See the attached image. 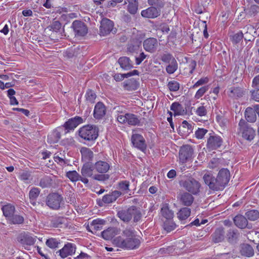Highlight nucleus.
Instances as JSON below:
<instances>
[{
	"instance_id": "8",
	"label": "nucleus",
	"mask_w": 259,
	"mask_h": 259,
	"mask_svg": "<svg viewBox=\"0 0 259 259\" xmlns=\"http://www.w3.org/2000/svg\"><path fill=\"white\" fill-rule=\"evenodd\" d=\"M71 28L76 36H84L87 34L88 31V27L84 23L79 20L74 21Z\"/></svg>"
},
{
	"instance_id": "47",
	"label": "nucleus",
	"mask_w": 259,
	"mask_h": 259,
	"mask_svg": "<svg viewBox=\"0 0 259 259\" xmlns=\"http://www.w3.org/2000/svg\"><path fill=\"white\" fill-rule=\"evenodd\" d=\"M178 65L176 60L172 61L166 67V71L168 74L174 73L178 69Z\"/></svg>"
},
{
	"instance_id": "1",
	"label": "nucleus",
	"mask_w": 259,
	"mask_h": 259,
	"mask_svg": "<svg viewBox=\"0 0 259 259\" xmlns=\"http://www.w3.org/2000/svg\"><path fill=\"white\" fill-rule=\"evenodd\" d=\"M133 228H126L123 231L125 238L118 237L114 239V243L118 247L123 249L133 250L138 248L141 244L139 239L136 237Z\"/></svg>"
},
{
	"instance_id": "42",
	"label": "nucleus",
	"mask_w": 259,
	"mask_h": 259,
	"mask_svg": "<svg viewBox=\"0 0 259 259\" xmlns=\"http://www.w3.org/2000/svg\"><path fill=\"white\" fill-rule=\"evenodd\" d=\"M139 122L140 120L137 115L131 113H127V124L131 125H136L139 124Z\"/></svg>"
},
{
	"instance_id": "35",
	"label": "nucleus",
	"mask_w": 259,
	"mask_h": 259,
	"mask_svg": "<svg viewBox=\"0 0 259 259\" xmlns=\"http://www.w3.org/2000/svg\"><path fill=\"white\" fill-rule=\"evenodd\" d=\"M228 96L233 98L240 97L242 95V91L238 87H230L228 90Z\"/></svg>"
},
{
	"instance_id": "18",
	"label": "nucleus",
	"mask_w": 259,
	"mask_h": 259,
	"mask_svg": "<svg viewBox=\"0 0 259 259\" xmlns=\"http://www.w3.org/2000/svg\"><path fill=\"white\" fill-rule=\"evenodd\" d=\"M120 230L119 228H107L101 232L102 237L106 240L112 239L116 235L119 234Z\"/></svg>"
},
{
	"instance_id": "10",
	"label": "nucleus",
	"mask_w": 259,
	"mask_h": 259,
	"mask_svg": "<svg viewBox=\"0 0 259 259\" xmlns=\"http://www.w3.org/2000/svg\"><path fill=\"white\" fill-rule=\"evenodd\" d=\"M205 184L207 185L209 188L213 191H220L217 178L213 176L210 172H206L203 177Z\"/></svg>"
},
{
	"instance_id": "60",
	"label": "nucleus",
	"mask_w": 259,
	"mask_h": 259,
	"mask_svg": "<svg viewBox=\"0 0 259 259\" xmlns=\"http://www.w3.org/2000/svg\"><path fill=\"white\" fill-rule=\"evenodd\" d=\"M209 81V79L207 77H203L199 79L193 85V88H196L198 87L199 86L205 84L207 83Z\"/></svg>"
},
{
	"instance_id": "6",
	"label": "nucleus",
	"mask_w": 259,
	"mask_h": 259,
	"mask_svg": "<svg viewBox=\"0 0 259 259\" xmlns=\"http://www.w3.org/2000/svg\"><path fill=\"white\" fill-rule=\"evenodd\" d=\"M63 200L62 197L58 193L50 194L47 197V204L53 209H58L60 207L61 202Z\"/></svg>"
},
{
	"instance_id": "48",
	"label": "nucleus",
	"mask_w": 259,
	"mask_h": 259,
	"mask_svg": "<svg viewBox=\"0 0 259 259\" xmlns=\"http://www.w3.org/2000/svg\"><path fill=\"white\" fill-rule=\"evenodd\" d=\"M148 3L151 7H156L160 11L164 5L163 0H148Z\"/></svg>"
},
{
	"instance_id": "61",
	"label": "nucleus",
	"mask_w": 259,
	"mask_h": 259,
	"mask_svg": "<svg viewBox=\"0 0 259 259\" xmlns=\"http://www.w3.org/2000/svg\"><path fill=\"white\" fill-rule=\"evenodd\" d=\"M243 36V33L239 32L232 36V41L233 42L237 44L242 40Z\"/></svg>"
},
{
	"instance_id": "30",
	"label": "nucleus",
	"mask_w": 259,
	"mask_h": 259,
	"mask_svg": "<svg viewBox=\"0 0 259 259\" xmlns=\"http://www.w3.org/2000/svg\"><path fill=\"white\" fill-rule=\"evenodd\" d=\"M240 252L242 255L247 257L252 256L254 253L252 247L248 244H245L242 245Z\"/></svg>"
},
{
	"instance_id": "17",
	"label": "nucleus",
	"mask_w": 259,
	"mask_h": 259,
	"mask_svg": "<svg viewBox=\"0 0 259 259\" xmlns=\"http://www.w3.org/2000/svg\"><path fill=\"white\" fill-rule=\"evenodd\" d=\"M158 47V41L156 38L150 37L145 39L143 42V47L145 51L150 53L156 51Z\"/></svg>"
},
{
	"instance_id": "19",
	"label": "nucleus",
	"mask_w": 259,
	"mask_h": 259,
	"mask_svg": "<svg viewBox=\"0 0 259 259\" xmlns=\"http://www.w3.org/2000/svg\"><path fill=\"white\" fill-rule=\"evenodd\" d=\"M161 11L154 7H150L141 12L142 17L147 18H155L160 15Z\"/></svg>"
},
{
	"instance_id": "44",
	"label": "nucleus",
	"mask_w": 259,
	"mask_h": 259,
	"mask_svg": "<svg viewBox=\"0 0 259 259\" xmlns=\"http://www.w3.org/2000/svg\"><path fill=\"white\" fill-rule=\"evenodd\" d=\"M66 176L72 182L79 181V178H80V176L76 170L67 172Z\"/></svg>"
},
{
	"instance_id": "63",
	"label": "nucleus",
	"mask_w": 259,
	"mask_h": 259,
	"mask_svg": "<svg viewBox=\"0 0 259 259\" xmlns=\"http://www.w3.org/2000/svg\"><path fill=\"white\" fill-rule=\"evenodd\" d=\"M87 230L91 232L92 233L95 234L97 236L101 235V232L102 231V228H86Z\"/></svg>"
},
{
	"instance_id": "37",
	"label": "nucleus",
	"mask_w": 259,
	"mask_h": 259,
	"mask_svg": "<svg viewBox=\"0 0 259 259\" xmlns=\"http://www.w3.org/2000/svg\"><path fill=\"white\" fill-rule=\"evenodd\" d=\"M191 209L188 207L181 208L178 212V218L182 221L187 219L190 215Z\"/></svg>"
},
{
	"instance_id": "54",
	"label": "nucleus",
	"mask_w": 259,
	"mask_h": 259,
	"mask_svg": "<svg viewBox=\"0 0 259 259\" xmlns=\"http://www.w3.org/2000/svg\"><path fill=\"white\" fill-rule=\"evenodd\" d=\"M167 86L170 91L176 92L180 88L179 83L175 80H172L168 83Z\"/></svg>"
},
{
	"instance_id": "31",
	"label": "nucleus",
	"mask_w": 259,
	"mask_h": 259,
	"mask_svg": "<svg viewBox=\"0 0 259 259\" xmlns=\"http://www.w3.org/2000/svg\"><path fill=\"white\" fill-rule=\"evenodd\" d=\"M80 151L81 154L82 158L84 160L88 161L93 159L94 154L90 149L87 147H82Z\"/></svg>"
},
{
	"instance_id": "26",
	"label": "nucleus",
	"mask_w": 259,
	"mask_h": 259,
	"mask_svg": "<svg viewBox=\"0 0 259 259\" xmlns=\"http://www.w3.org/2000/svg\"><path fill=\"white\" fill-rule=\"evenodd\" d=\"M61 138V133L58 129L54 130L48 136V142L50 144L57 143Z\"/></svg>"
},
{
	"instance_id": "53",
	"label": "nucleus",
	"mask_w": 259,
	"mask_h": 259,
	"mask_svg": "<svg viewBox=\"0 0 259 259\" xmlns=\"http://www.w3.org/2000/svg\"><path fill=\"white\" fill-rule=\"evenodd\" d=\"M62 24L59 21H54L49 26L50 30L54 32H58L61 28Z\"/></svg>"
},
{
	"instance_id": "43",
	"label": "nucleus",
	"mask_w": 259,
	"mask_h": 259,
	"mask_svg": "<svg viewBox=\"0 0 259 259\" xmlns=\"http://www.w3.org/2000/svg\"><path fill=\"white\" fill-rule=\"evenodd\" d=\"M245 217L250 221H255L259 218V212L257 210H250L245 213Z\"/></svg>"
},
{
	"instance_id": "14",
	"label": "nucleus",
	"mask_w": 259,
	"mask_h": 259,
	"mask_svg": "<svg viewBox=\"0 0 259 259\" xmlns=\"http://www.w3.org/2000/svg\"><path fill=\"white\" fill-rule=\"evenodd\" d=\"M132 142L136 148L142 151L146 149L147 145L143 137L138 134H133L131 138Z\"/></svg>"
},
{
	"instance_id": "29",
	"label": "nucleus",
	"mask_w": 259,
	"mask_h": 259,
	"mask_svg": "<svg viewBox=\"0 0 259 259\" xmlns=\"http://www.w3.org/2000/svg\"><path fill=\"white\" fill-rule=\"evenodd\" d=\"M40 190L38 188L33 187L29 191V197L30 203L35 205L36 203V199L40 194Z\"/></svg>"
},
{
	"instance_id": "32",
	"label": "nucleus",
	"mask_w": 259,
	"mask_h": 259,
	"mask_svg": "<svg viewBox=\"0 0 259 259\" xmlns=\"http://www.w3.org/2000/svg\"><path fill=\"white\" fill-rule=\"evenodd\" d=\"M234 224L237 227H247L248 222L245 217L238 214L234 217Z\"/></svg>"
},
{
	"instance_id": "20",
	"label": "nucleus",
	"mask_w": 259,
	"mask_h": 259,
	"mask_svg": "<svg viewBox=\"0 0 259 259\" xmlns=\"http://www.w3.org/2000/svg\"><path fill=\"white\" fill-rule=\"evenodd\" d=\"M106 109L105 106L102 102H98L94 108V116L96 119L102 118L106 114Z\"/></svg>"
},
{
	"instance_id": "49",
	"label": "nucleus",
	"mask_w": 259,
	"mask_h": 259,
	"mask_svg": "<svg viewBox=\"0 0 259 259\" xmlns=\"http://www.w3.org/2000/svg\"><path fill=\"white\" fill-rule=\"evenodd\" d=\"M238 234L236 231L230 230L227 234L228 241L231 243L235 242L238 237Z\"/></svg>"
},
{
	"instance_id": "62",
	"label": "nucleus",
	"mask_w": 259,
	"mask_h": 259,
	"mask_svg": "<svg viewBox=\"0 0 259 259\" xmlns=\"http://www.w3.org/2000/svg\"><path fill=\"white\" fill-rule=\"evenodd\" d=\"M130 182L127 181H123L119 183V188L122 191H127L129 190Z\"/></svg>"
},
{
	"instance_id": "28",
	"label": "nucleus",
	"mask_w": 259,
	"mask_h": 259,
	"mask_svg": "<svg viewBox=\"0 0 259 259\" xmlns=\"http://www.w3.org/2000/svg\"><path fill=\"white\" fill-rule=\"evenodd\" d=\"M180 200L184 205L190 206L194 201V197L191 194L184 192L181 195Z\"/></svg>"
},
{
	"instance_id": "9",
	"label": "nucleus",
	"mask_w": 259,
	"mask_h": 259,
	"mask_svg": "<svg viewBox=\"0 0 259 259\" xmlns=\"http://www.w3.org/2000/svg\"><path fill=\"white\" fill-rule=\"evenodd\" d=\"M17 240L24 246H31L34 244L36 240V236L28 232L21 233L17 237Z\"/></svg>"
},
{
	"instance_id": "2",
	"label": "nucleus",
	"mask_w": 259,
	"mask_h": 259,
	"mask_svg": "<svg viewBox=\"0 0 259 259\" xmlns=\"http://www.w3.org/2000/svg\"><path fill=\"white\" fill-rule=\"evenodd\" d=\"M78 135L84 140L92 141L98 137V130L94 125H87L79 128Z\"/></svg>"
},
{
	"instance_id": "21",
	"label": "nucleus",
	"mask_w": 259,
	"mask_h": 259,
	"mask_svg": "<svg viewBox=\"0 0 259 259\" xmlns=\"http://www.w3.org/2000/svg\"><path fill=\"white\" fill-rule=\"evenodd\" d=\"M82 121L83 119L81 117L76 116L74 118L69 119L67 121H66L64 125V126L65 127L66 130L68 131L74 130V129L79 124L82 123Z\"/></svg>"
},
{
	"instance_id": "5",
	"label": "nucleus",
	"mask_w": 259,
	"mask_h": 259,
	"mask_svg": "<svg viewBox=\"0 0 259 259\" xmlns=\"http://www.w3.org/2000/svg\"><path fill=\"white\" fill-rule=\"evenodd\" d=\"M116 29L114 28V22L108 18H103L101 21L100 34L105 36L110 32L115 33Z\"/></svg>"
},
{
	"instance_id": "11",
	"label": "nucleus",
	"mask_w": 259,
	"mask_h": 259,
	"mask_svg": "<svg viewBox=\"0 0 259 259\" xmlns=\"http://www.w3.org/2000/svg\"><path fill=\"white\" fill-rule=\"evenodd\" d=\"M223 139L218 135H210L207 140V148L209 150H216L220 148L223 143Z\"/></svg>"
},
{
	"instance_id": "58",
	"label": "nucleus",
	"mask_w": 259,
	"mask_h": 259,
	"mask_svg": "<svg viewBox=\"0 0 259 259\" xmlns=\"http://www.w3.org/2000/svg\"><path fill=\"white\" fill-rule=\"evenodd\" d=\"M208 131L204 128H198L195 133V137L198 139H202Z\"/></svg>"
},
{
	"instance_id": "52",
	"label": "nucleus",
	"mask_w": 259,
	"mask_h": 259,
	"mask_svg": "<svg viewBox=\"0 0 259 259\" xmlns=\"http://www.w3.org/2000/svg\"><path fill=\"white\" fill-rule=\"evenodd\" d=\"M138 2L128 3L127 11L131 14H135L137 12Z\"/></svg>"
},
{
	"instance_id": "25",
	"label": "nucleus",
	"mask_w": 259,
	"mask_h": 259,
	"mask_svg": "<svg viewBox=\"0 0 259 259\" xmlns=\"http://www.w3.org/2000/svg\"><path fill=\"white\" fill-rule=\"evenodd\" d=\"M3 215L6 217L7 221L15 213V206L10 203L4 205L2 207Z\"/></svg>"
},
{
	"instance_id": "56",
	"label": "nucleus",
	"mask_w": 259,
	"mask_h": 259,
	"mask_svg": "<svg viewBox=\"0 0 259 259\" xmlns=\"http://www.w3.org/2000/svg\"><path fill=\"white\" fill-rule=\"evenodd\" d=\"M208 222L207 219L196 218L194 221L192 222L189 225H187L185 227H188L189 225L191 226H200L201 225H204Z\"/></svg>"
},
{
	"instance_id": "41",
	"label": "nucleus",
	"mask_w": 259,
	"mask_h": 259,
	"mask_svg": "<svg viewBox=\"0 0 259 259\" xmlns=\"http://www.w3.org/2000/svg\"><path fill=\"white\" fill-rule=\"evenodd\" d=\"M60 243V240L54 238H49L46 242L47 246L52 249L57 248Z\"/></svg>"
},
{
	"instance_id": "34",
	"label": "nucleus",
	"mask_w": 259,
	"mask_h": 259,
	"mask_svg": "<svg viewBox=\"0 0 259 259\" xmlns=\"http://www.w3.org/2000/svg\"><path fill=\"white\" fill-rule=\"evenodd\" d=\"M118 63L120 67L124 70H129L133 67L130 59L126 57H120L118 59Z\"/></svg>"
},
{
	"instance_id": "38",
	"label": "nucleus",
	"mask_w": 259,
	"mask_h": 259,
	"mask_svg": "<svg viewBox=\"0 0 259 259\" xmlns=\"http://www.w3.org/2000/svg\"><path fill=\"white\" fill-rule=\"evenodd\" d=\"M8 221L11 224L21 225L24 222V219L22 215L14 213Z\"/></svg>"
},
{
	"instance_id": "57",
	"label": "nucleus",
	"mask_w": 259,
	"mask_h": 259,
	"mask_svg": "<svg viewBox=\"0 0 259 259\" xmlns=\"http://www.w3.org/2000/svg\"><path fill=\"white\" fill-rule=\"evenodd\" d=\"M134 212L132 214V217L134 218V221L135 222H139L141 218V213L136 206H133Z\"/></svg>"
},
{
	"instance_id": "22",
	"label": "nucleus",
	"mask_w": 259,
	"mask_h": 259,
	"mask_svg": "<svg viewBox=\"0 0 259 259\" xmlns=\"http://www.w3.org/2000/svg\"><path fill=\"white\" fill-rule=\"evenodd\" d=\"M134 212L133 206L126 210L119 211L117 213L118 217L123 222H128L132 218V214Z\"/></svg>"
},
{
	"instance_id": "45",
	"label": "nucleus",
	"mask_w": 259,
	"mask_h": 259,
	"mask_svg": "<svg viewBox=\"0 0 259 259\" xmlns=\"http://www.w3.org/2000/svg\"><path fill=\"white\" fill-rule=\"evenodd\" d=\"M85 97L88 103L93 104L95 102L97 96L93 91L89 89L85 93Z\"/></svg>"
},
{
	"instance_id": "51",
	"label": "nucleus",
	"mask_w": 259,
	"mask_h": 259,
	"mask_svg": "<svg viewBox=\"0 0 259 259\" xmlns=\"http://www.w3.org/2000/svg\"><path fill=\"white\" fill-rule=\"evenodd\" d=\"M81 173L83 177H91L93 175V170L88 166L83 165L81 169Z\"/></svg>"
},
{
	"instance_id": "46",
	"label": "nucleus",
	"mask_w": 259,
	"mask_h": 259,
	"mask_svg": "<svg viewBox=\"0 0 259 259\" xmlns=\"http://www.w3.org/2000/svg\"><path fill=\"white\" fill-rule=\"evenodd\" d=\"M161 60L165 63H169L172 61L176 60L172 54L165 52L161 55Z\"/></svg>"
},
{
	"instance_id": "3",
	"label": "nucleus",
	"mask_w": 259,
	"mask_h": 259,
	"mask_svg": "<svg viewBox=\"0 0 259 259\" xmlns=\"http://www.w3.org/2000/svg\"><path fill=\"white\" fill-rule=\"evenodd\" d=\"M180 185L186 190L192 194H197L200 191V183L193 178L182 179L180 181Z\"/></svg>"
},
{
	"instance_id": "27",
	"label": "nucleus",
	"mask_w": 259,
	"mask_h": 259,
	"mask_svg": "<svg viewBox=\"0 0 259 259\" xmlns=\"http://www.w3.org/2000/svg\"><path fill=\"white\" fill-rule=\"evenodd\" d=\"M212 240L214 243L222 242L224 239V231L223 228H218L212 234Z\"/></svg>"
},
{
	"instance_id": "40",
	"label": "nucleus",
	"mask_w": 259,
	"mask_h": 259,
	"mask_svg": "<svg viewBox=\"0 0 259 259\" xmlns=\"http://www.w3.org/2000/svg\"><path fill=\"white\" fill-rule=\"evenodd\" d=\"M51 222L53 225L56 227L61 225L67 226L68 220L65 218L55 217L52 218Z\"/></svg>"
},
{
	"instance_id": "15",
	"label": "nucleus",
	"mask_w": 259,
	"mask_h": 259,
	"mask_svg": "<svg viewBox=\"0 0 259 259\" xmlns=\"http://www.w3.org/2000/svg\"><path fill=\"white\" fill-rule=\"evenodd\" d=\"M55 183V177L45 175L40 178L38 182H34L35 185L40 187L42 189L50 188Z\"/></svg>"
},
{
	"instance_id": "36",
	"label": "nucleus",
	"mask_w": 259,
	"mask_h": 259,
	"mask_svg": "<svg viewBox=\"0 0 259 259\" xmlns=\"http://www.w3.org/2000/svg\"><path fill=\"white\" fill-rule=\"evenodd\" d=\"M18 177L26 184L30 183L32 180L31 172L27 170H22L19 173Z\"/></svg>"
},
{
	"instance_id": "33",
	"label": "nucleus",
	"mask_w": 259,
	"mask_h": 259,
	"mask_svg": "<svg viewBox=\"0 0 259 259\" xmlns=\"http://www.w3.org/2000/svg\"><path fill=\"white\" fill-rule=\"evenodd\" d=\"M245 117L248 122H254L256 118L255 109L250 107L247 108L245 112Z\"/></svg>"
},
{
	"instance_id": "64",
	"label": "nucleus",
	"mask_w": 259,
	"mask_h": 259,
	"mask_svg": "<svg viewBox=\"0 0 259 259\" xmlns=\"http://www.w3.org/2000/svg\"><path fill=\"white\" fill-rule=\"evenodd\" d=\"M181 126L182 128H184L185 130H187V131L186 132H187V133H190L192 131L191 124H190L186 120H184L182 122Z\"/></svg>"
},
{
	"instance_id": "39",
	"label": "nucleus",
	"mask_w": 259,
	"mask_h": 259,
	"mask_svg": "<svg viewBox=\"0 0 259 259\" xmlns=\"http://www.w3.org/2000/svg\"><path fill=\"white\" fill-rule=\"evenodd\" d=\"M161 214L166 220H171L174 217V212L170 210L167 205H165L161 208Z\"/></svg>"
},
{
	"instance_id": "4",
	"label": "nucleus",
	"mask_w": 259,
	"mask_h": 259,
	"mask_svg": "<svg viewBox=\"0 0 259 259\" xmlns=\"http://www.w3.org/2000/svg\"><path fill=\"white\" fill-rule=\"evenodd\" d=\"M239 133L245 140L250 141L253 140L255 135V131L249 126L244 119H241L239 122Z\"/></svg>"
},
{
	"instance_id": "50",
	"label": "nucleus",
	"mask_w": 259,
	"mask_h": 259,
	"mask_svg": "<svg viewBox=\"0 0 259 259\" xmlns=\"http://www.w3.org/2000/svg\"><path fill=\"white\" fill-rule=\"evenodd\" d=\"M170 110L175 112V115H180L182 107L179 103L175 102L170 106Z\"/></svg>"
},
{
	"instance_id": "24",
	"label": "nucleus",
	"mask_w": 259,
	"mask_h": 259,
	"mask_svg": "<svg viewBox=\"0 0 259 259\" xmlns=\"http://www.w3.org/2000/svg\"><path fill=\"white\" fill-rule=\"evenodd\" d=\"M110 168L109 164L105 161L99 160L95 163L94 166V169L99 173H106Z\"/></svg>"
},
{
	"instance_id": "13",
	"label": "nucleus",
	"mask_w": 259,
	"mask_h": 259,
	"mask_svg": "<svg viewBox=\"0 0 259 259\" xmlns=\"http://www.w3.org/2000/svg\"><path fill=\"white\" fill-rule=\"evenodd\" d=\"M121 195V193L117 190L113 191L108 194L103 196L102 199L99 200L98 204L102 206L103 203H110L116 201V200Z\"/></svg>"
},
{
	"instance_id": "23",
	"label": "nucleus",
	"mask_w": 259,
	"mask_h": 259,
	"mask_svg": "<svg viewBox=\"0 0 259 259\" xmlns=\"http://www.w3.org/2000/svg\"><path fill=\"white\" fill-rule=\"evenodd\" d=\"M139 87V82L134 78L126 80L123 82L124 89L128 91L136 90Z\"/></svg>"
},
{
	"instance_id": "7",
	"label": "nucleus",
	"mask_w": 259,
	"mask_h": 259,
	"mask_svg": "<svg viewBox=\"0 0 259 259\" xmlns=\"http://www.w3.org/2000/svg\"><path fill=\"white\" fill-rule=\"evenodd\" d=\"M230 172L227 168H222L216 178L220 190H222L230 180Z\"/></svg>"
},
{
	"instance_id": "55",
	"label": "nucleus",
	"mask_w": 259,
	"mask_h": 259,
	"mask_svg": "<svg viewBox=\"0 0 259 259\" xmlns=\"http://www.w3.org/2000/svg\"><path fill=\"white\" fill-rule=\"evenodd\" d=\"M208 90V86H203L200 88L196 93L195 98L196 99H200L203 95Z\"/></svg>"
},
{
	"instance_id": "59",
	"label": "nucleus",
	"mask_w": 259,
	"mask_h": 259,
	"mask_svg": "<svg viewBox=\"0 0 259 259\" xmlns=\"http://www.w3.org/2000/svg\"><path fill=\"white\" fill-rule=\"evenodd\" d=\"M195 113L200 116H205L207 114V110L205 106L201 105L196 109Z\"/></svg>"
},
{
	"instance_id": "12",
	"label": "nucleus",
	"mask_w": 259,
	"mask_h": 259,
	"mask_svg": "<svg viewBox=\"0 0 259 259\" xmlns=\"http://www.w3.org/2000/svg\"><path fill=\"white\" fill-rule=\"evenodd\" d=\"M193 150L190 145L182 146L179 151V158L181 162L184 163L190 159L193 154Z\"/></svg>"
},
{
	"instance_id": "16",
	"label": "nucleus",
	"mask_w": 259,
	"mask_h": 259,
	"mask_svg": "<svg viewBox=\"0 0 259 259\" xmlns=\"http://www.w3.org/2000/svg\"><path fill=\"white\" fill-rule=\"evenodd\" d=\"M76 251L75 244L72 243L65 244L64 247L59 250L61 257L64 258L68 256L72 255L75 253Z\"/></svg>"
}]
</instances>
